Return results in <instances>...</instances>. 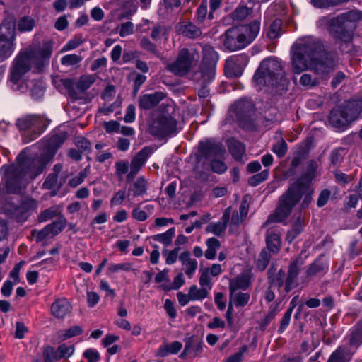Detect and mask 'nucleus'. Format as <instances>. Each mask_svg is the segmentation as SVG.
<instances>
[{
	"label": "nucleus",
	"mask_w": 362,
	"mask_h": 362,
	"mask_svg": "<svg viewBox=\"0 0 362 362\" xmlns=\"http://www.w3.org/2000/svg\"><path fill=\"white\" fill-rule=\"evenodd\" d=\"M66 132L53 135L44 141V152L40 156H28L25 150L18 156L16 162L4 165L3 180L8 193L20 194L24 189L29 180H33L42 173L45 166L51 161L57 149L67 139Z\"/></svg>",
	"instance_id": "1"
},
{
	"label": "nucleus",
	"mask_w": 362,
	"mask_h": 362,
	"mask_svg": "<svg viewBox=\"0 0 362 362\" xmlns=\"http://www.w3.org/2000/svg\"><path fill=\"white\" fill-rule=\"evenodd\" d=\"M339 64L337 56L325 49L319 41L310 40L298 45L292 56L293 71L300 74L310 68L315 74L326 78Z\"/></svg>",
	"instance_id": "2"
},
{
	"label": "nucleus",
	"mask_w": 362,
	"mask_h": 362,
	"mask_svg": "<svg viewBox=\"0 0 362 362\" xmlns=\"http://www.w3.org/2000/svg\"><path fill=\"white\" fill-rule=\"evenodd\" d=\"M317 169V164L315 160H311L308 163L305 172L280 197L274 213L269 216L262 227L271 222H282L288 217L301 199L302 191L308 189L311 181L316 177Z\"/></svg>",
	"instance_id": "3"
},
{
	"label": "nucleus",
	"mask_w": 362,
	"mask_h": 362,
	"mask_svg": "<svg viewBox=\"0 0 362 362\" xmlns=\"http://www.w3.org/2000/svg\"><path fill=\"white\" fill-rule=\"evenodd\" d=\"M259 30L260 21L254 20L248 24L227 29L221 35V41L224 47L230 52L240 50L254 41Z\"/></svg>",
	"instance_id": "4"
},
{
	"label": "nucleus",
	"mask_w": 362,
	"mask_h": 362,
	"mask_svg": "<svg viewBox=\"0 0 362 362\" xmlns=\"http://www.w3.org/2000/svg\"><path fill=\"white\" fill-rule=\"evenodd\" d=\"M253 83L257 90L264 87H284L288 83L281 63L272 58L263 60L253 76Z\"/></svg>",
	"instance_id": "5"
},
{
	"label": "nucleus",
	"mask_w": 362,
	"mask_h": 362,
	"mask_svg": "<svg viewBox=\"0 0 362 362\" xmlns=\"http://www.w3.org/2000/svg\"><path fill=\"white\" fill-rule=\"evenodd\" d=\"M362 18V13L358 11H350L333 18L330 21L329 33L337 42L350 44L357 22Z\"/></svg>",
	"instance_id": "6"
},
{
	"label": "nucleus",
	"mask_w": 362,
	"mask_h": 362,
	"mask_svg": "<svg viewBox=\"0 0 362 362\" xmlns=\"http://www.w3.org/2000/svg\"><path fill=\"white\" fill-rule=\"evenodd\" d=\"M361 112V101H349L343 106L334 108L329 114V120L334 127L341 128L357 119Z\"/></svg>",
	"instance_id": "7"
},
{
	"label": "nucleus",
	"mask_w": 362,
	"mask_h": 362,
	"mask_svg": "<svg viewBox=\"0 0 362 362\" xmlns=\"http://www.w3.org/2000/svg\"><path fill=\"white\" fill-rule=\"evenodd\" d=\"M16 125L23 131V141L29 143L39 136L46 127L45 119L40 115H28L17 119Z\"/></svg>",
	"instance_id": "8"
},
{
	"label": "nucleus",
	"mask_w": 362,
	"mask_h": 362,
	"mask_svg": "<svg viewBox=\"0 0 362 362\" xmlns=\"http://www.w3.org/2000/svg\"><path fill=\"white\" fill-rule=\"evenodd\" d=\"M199 59L198 52L194 49L182 48L176 59L167 64L166 69L177 76L187 74Z\"/></svg>",
	"instance_id": "9"
},
{
	"label": "nucleus",
	"mask_w": 362,
	"mask_h": 362,
	"mask_svg": "<svg viewBox=\"0 0 362 362\" xmlns=\"http://www.w3.org/2000/svg\"><path fill=\"white\" fill-rule=\"evenodd\" d=\"M177 121L170 115H161L152 120L148 132L157 138H164L177 132Z\"/></svg>",
	"instance_id": "10"
},
{
	"label": "nucleus",
	"mask_w": 362,
	"mask_h": 362,
	"mask_svg": "<svg viewBox=\"0 0 362 362\" xmlns=\"http://www.w3.org/2000/svg\"><path fill=\"white\" fill-rule=\"evenodd\" d=\"M33 62L34 60L27 49L21 50L12 62L10 70L11 81L17 84L23 76L30 70Z\"/></svg>",
	"instance_id": "11"
},
{
	"label": "nucleus",
	"mask_w": 362,
	"mask_h": 362,
	"mask_svg": "<svg viewBox=\"0 0 362 362\" xmlns=\"http://www.w3.org/2000/svg\"><path fill=\"white\" fill-rule=\"evenodd\" d=\"M203 57L200 70L194 74V78L198 79L197 75L204 77L205 80L211 81L215 74L216 65L218 59L217 52L209 45L202 47Z\"/></svg>",
	"instance_id": "12"
},
{
	"label": "nucleus",
	"mask_w": 362,
	"mask_h": 362,
	"mask_svg": "<svg viewBox=\"0 0 362 362\" xmlns=\"http://www.w3.org/2000/svg\"><path fill=\"white\" fill-rule=\"evenodd\" d=\"M37 207V202L31 198H25L19 206L13 207L11 212L12 218L17 222H25L29 217L30 213Z\"/></svg>",
	"instance_id": "13"
},
{
	"label": "nucleus",
	"mask_w": 362,
	"mask_h": 362,
	"mask_svg": "<svg viewBox=\"0 0 362 362\" xmlns=\"http://www.w3.org/2000/svg\"><path fill=\"white\" fill-rule=\"evenodd\" d=\"M152 153L153 148L151 146H146L139 151L132 159L130 163V171L127 175V180L128 182L132 181L134 178Z\"/></svg>",
	"instance_id": "14"
},
{
	"label": "nucleus",
	"mask_w": 362,
	"mask_h": 362,
	"mask_svg": "<svg viewBox=\"0 0 362 362\" xmlns=\"http://www.w3.org/2000/svg\"><path fill=\"white\" fill-rule=\"evenodd\" d=\"M303 264V261L300 256L296 257L290 263L287 277L285 280V291L286 293H288L298 286V276Z\"/></svg>",
	"instance_id": "15"
},
{
	"label": "nucleus",
	"mask_w": 362,
	"mask_h": 362,
	"mask_svg": "<svg viewBox=\"0 0 362 362\" xmlns=\"http://www.w3.org/2000/svg\"><path fill=\"white\" fill-rule=\"evenodd\" d=\"M199 151L206 158H221L225 153L223 145L213 141L199 143Z\"/></svg>",
	"instance_id": "16"
},
{
	"label": "nucleus",
	"mask_w": 362,
	"mask_h": 362,
	"mask_svg": "<svg viewBox=\"0 0 362 362\" xmlns=\"http://www.w3.org/2000/svg\"><path fill=\"white\" fill-rule=\"evenodd\" d=\"M16 21L13 16H7L0 25V37L15 43Z\"/></svg>",
	"instance_id": "17"
},
{
	"label": "nucleus",
	"mask_w": 362,
	"mask_h": 362,
	"mask_svg": "<svg viewBox=\"0 0 362 362\" xmlns=\"http://www.w3.org/2000/svg\"><path fill=\"white\" fill-rule=\"evenodd\" d=\"M165 98V94L160 91L144 94L139 97V107L142 110H151L157 106Z\"/></svg>",
	"instance_id": "18"
},
{
	"label": "nucleus",
	"mask_w": 362,
	"mask_h": 362,
	"mask_svg": "<svg viewBox=\"0 0 362 362\" xmlns=\"http://www.w3.org/2000/svg\"><path fill=\"white\" fill-rule=\"evenodd\" d=\"M148 190V182L143 176L139 177L132 182L128 188V196L143 197L147 194Z\"/></svg>",
	"instance_id": "19"
},
{
	"label": "nucleus",
	"mask_w": 362,
	"mask_h": 362,
	"mask_svg": "<svg viewBox=\"0 0 362 362\" xmlns=\"http://www.w3.org/2000/svg\"><path fill=\"white\" fill-rule=\"evenodd\" d=\"M231 208L228 207L224 211L221 221L211 223L206 227V231L214 233L216 235H221L226 230L227 224L230 221Z\"/></svg>",
	"instance_id": "20"
},
{
	"label": "nucleus",
	"mask_w": 362,
	"mask_h": 362,
	"mask_svg": "<svg viewBox=\"0 0 362 362\" xmlns=\"http://www.w3.org/2000/svg\"><path fill=\"white\" fill-rule=\"evenodd\" d=\"M267 250L276 254L281 249V234L277 229L268 230L266 235Z\"/></svg>",
	"instance_id": "21"
},
{
	"label": "nucleus",
	"mask_w": 362,
	"mask_h": 362,
	"mask_svg": "<svg viewBox=\"0 0 362 362\" xmlns=\"http://www.w3.org/2000/svg\"><path fill=\"white\" fill-rule=\"evenodd\" d=\"M71 305L65 298L56 300L51 306L52 314L57 318L62 319L71 313Z\"/></svg>",
	"instance_id": "22"
},
{
	"label": "nucleus",
	"mask_w": 362,
	"mask_h": 362,
	"mask_svg": "<svg viewBox=\"0 0 362 362\" xmlns=\"http://www.w3.org/2000/svg\"><path fill=\"white\" fill-rule=\"evenodd\" d=\"M354 354L351 348L340 346L331 354L327 362H349Z\"/></svg>",
	"instance_id": "23"
},
{
	"label": "nucleus",
	"mask_w": 362,
	"mask_h": 362,
	"mask_svg": "<svg viewBox=\"0 0 362 362\" xmlns=\"http://www.w3.org/2000/svg\"><path fill=\"white\" fill-rule=\"evenodd\" d=\"M179 259L184 267L185 273L191 278L197 269L198 262L192 259L189 251H185L180 254Z\"/></svg>",
	"instance_id": "24"
},
{
	"label": "nucleus",
	"mask_w": 362,
	"mask_h": 362,
	"mask_svg": "<svg viewBox=\"0 0 362 362\" xmlns=\"http://www.w3.org/2000/svg\"><path fill=\"white\" fill-rule=\"evenodd\" d=\"M27 49L30 53L34 61L35 59L45 60L50 57L52 52V45L50 42H47L41 47H30Z\"/></svg>",
	"instance_id": "25"
},
{
	"label": "nucleus",
	"mask_w": 362,
	"mask_h": 362,
	"mask_svg": "<svg viewBox=\"0 0 362 362\" xmlns=\"http://www.w3.org/2000/svg\"><path fill=\"white\" fill-rule=\"evenodd\" d=\"M250 285V277L247 274H240L230 279V293L236 292L238 290H246Z\"/></svg>",
	"instance_id": "26"
},
{
	"label": "nucleus",
	"mask_w": 362,
	"mask_h": 362,
	"mask_svg": "<svg viewBox=\"0 0 362 362\" xmlns=\"http://www.w3.org/2000/svg\"><path fill=\"white\" fill-rule=\"evenodd\" d=\"M349 344L351 350L356 349L362 344V321H359L351 330L349 336Z\"/></svg>",
	"instance_id": "27"
},
{
	"label": "nucleus",
	"mask_w": 362,
	"mask_h": 362,
	"mask_svg": "<svg viewBox=\"0 0 362 362\" xmlns=\"http://www.w3.org/2000/svg\"><path fill=\"white\" fill-rule=\"evenodd\" d=\"M228 146L233 157L238 161L242 160L243 156L245 154V145L238 140L231 139L228 141Z\"/></svg>",
	"instance_id": "28"
},
{
	"label": "nucleus",
	"mask_w": 362,
	"mask_h": 362,
	"mask_svg": "<svg viewBox=\"0 0 362 362\" xmlns=\"http://www.w3.org/2000/svg\"><path fill=\"white\" fill-rule=\"evenodd\" d=\"M182 347V343L177 341H173L171 344H165L159 347L156 356L165 357L170 354H175L180 351Z\"/></svg>",
	"instance_id": "29"
},
{
	"label": "nucleus",
	"mask_w": 362,
	"mask_h": 362,
	"mask_svg": "<svg viewBox=\"0 0 362 362\" xmlns=\"http://www.w3.org/2000/svg\"><path fill=\"white\" fill-rule=\"evenodd\" d=\"M308 149L304 146H300L295 153L291 160V168L288 171L289 175H293L296 173V168L300 165L302 161L305 159Z\"/></svg>",
	"instance_id": "30"
},
{
	"label": "nucleus",
	"mask_w": 362,
	"mask_h": 362,
	"mask_svg": "<svg viewBox=\"0 0 362 362\" xmlns=\"http://www.w3.org/2000/svg\"><path fill=\"white\" fill-rule=\"evenodd\" d=\"M178 30L183 35L189 38H196L202 35L201 30L191 22L181 23Z\"/></svg>",
	"instance_id": "31"
},
{
	"label": "nucleus",
	"mask_w": 362,
	"mask_h": 362,
	"mask_svg": "<svg viewBox=\"0 0 362 362\" xmlns=\"http://www.w3.org/2000/svg\"><path fill=\"white\" fill-rule=\"evenodd\" d=\"M185 344H189V350L194 357L199 356L202 351V341L197 337H186L184 339Z\"/></svg>",
	"instance_id": "32"
},
{
	"label": "nucleus",
	"mask_w": 362,
	"mask_h": 362,
	"mask_svg": "<svg viewBox=\"0 0 362 362\" xmlns=\"http://www.w3.org/2000/svg\"><path fill=\"white\" fill-rule=\"evenodd\" d=\"M15 49V43L0 37V62L9 58Z\"/></svg>",
	"instance_id": "33"
},
{
	"label": "nucleus",
	"mask_w": 362,
	"mask_h": 362,
	"mask_svg": "<svg viewBox=\"0 0 362 362\" xmlns=\"http://www.w3.org/2000/svg\"><path fill=\"white\" fill-rule=\"evenodd\" d=\"M328 270V267L325 262H322L320 259L315 260L312 263L307 270V275L308 276H321L325 274Z\"/></svg>",
	"instance_id": "34"
},
{
	"label": "nucleus",
	"mask_w": 362,
	"mask_h": 362,
	"mask_svg": "<svg viewBox=\"0 0 362 362\" xmlns=\"http://www.w3.org/2000/svg\"><path fill=\"white\" fill-rule=\"evenodd\" d=\"M250 300V294L243 292L230 293L229 301L234 304L236 307L245 306Z\"/></svg>",
	"instance_id": "35"
},
{
	"label": "nucleus",
	"mask_w": 362,
	"mask_h": 362,
	"mask_svg": "<svg viewBox=\"0 0 362 362\" xmlns=\"http://www.w3.org/2000/svg\"><path fill=\"white\" fill-rule=\"evenodd\" d=\"M209 291L204 287L198 288L197 285H192L189 288V296L191 301L201 300L208 298Z\"/></svg>",
	"instance_id": "36"
},
{
	"label": "nucleus",
	"mask_w": 362,
	"mask_h": 362,
	"mask_svg": "<svg viewBox=\"0 0 362 362\" xmlns=\"http://www.w3.org/2000/svg\"><path fill=\"white\" fill-rule=\"evenodd\" d=\"M95 74H85L81 76L76 82V87L81 92L88 90L95 81Z\"/></svg>",
	"instance_id": "37"
},
{
	"label": "nucleus",
	"mask_w": 362,
	"mask_h": 362,
	"mask_svg": "<svg viewBox=\"0 0 362 362\" xmlns=\"http://www.w3.org/2000/svg\"><path fill=\"white\" fill-rule=\"evenodd\" d=\"M207 250L205 252V257L208 259H214L216 257V251L220 248L221 244L216 238H210L206 240Z\"/></svg>",
	"instance_id": "38"
},
{
	"label": "nucleus",
	"mask_w": 362,
	"mask_h": 362,
	"mask_svg": "<svg viewBox=\"0 0 362 362\" xmlns=\"http://www.w3.org/2000/svg\"><path fill=\"white\" fill-rule=\"evenodd\" d=\"M66 222L67 221L66 218L63 216H61L55 221L51 224H48L46 226L51 235H56L61 233L65 228Z\"/></svg>",
	"instance_id": "39"
},
{
	"label": "nucleus",
	"mask_w": 362,
	"mask_h": 362,
	"mask_svg": "<svg viewBox=\"0 0 362 362\" xmlns=\"http://www.w3.org/2000/svg\"><path fill=\"white\" fill-rule=\"evenodd\" d=\"M225 72L228 77H238L242 74V69L237 63L232 60H227L225 64Z\"/></svg>",
	"instance_id": "40"
},
{
	"label": "nucleus",
	"mask_w": 362,
	"mask_h": 362,
	"mask_svg": "<svg viewBox=\"0 0 362 362\" xmlns=\"http://www.w3.org/2000/svg\"><path fill=\"white\" fill-rule=\"evenodd\" d=\"M346 154V151L344 148H339L333 150L329 156L331 164L334 167H339L343 162Z\"/></svg>",
	"instance_id": "41"
},
{
	"label": "nucleus",
	"mask_w": 362,
	"mask_h": 362,
	"mask_svg": "<svg viewBox=\"0 0 362 362\" xmlns=\"http://www.w3.org/2000/svg\"><path fill=\"white\" fill-rule=\"evenodd\" d=\"M175 234V228L173 227L168 230L165 233L153 235L151 238L155 241H158L165 245H169L171 243L172 239Z\"/></svg>",
	"instance_id": "42"
},
{
	"label": "nucleus",
	"mask_w": 362,
	"mask_h": 362,
	"mask_svg": "<svg viewBox=\"0 0 362 362\" xmlns=\"http://www.w3.org/2000/svg\"><path fill=\"white\" fill-rule=\"evenodd\" d=\"M268 274L271 286L280 288L283 286L285 281V272L283 269H280L274 274H272L269 269Z\"/></svg>",
	"instance_id": "43"
},
{
	"label": "nucleus",
	"mask_w": 362,
	"mask_h": 362,
	"mask_svg": "<svg viewBox=\"0 0 362 362\" xmlns=\"http://www.w3.org/2000/svg\"><path fill=\"white\" fill-rule=\"evenodd\" d=\"M270 259H271L270 251L264 248L261 251V252L259 255V257L257 259V268L259 271H264L268 266Z\"/></svg>",
	"instance_id": "44"
},
{
	"label": "nucleus",
	"mask_w": 362,
	"mask_h": 362,
	"mask_svg": "<svg viewBox=\"0 0 362 362\" xmlns=\"http://www.w3.org/2000/svg\"><path fill=\"white\" fill-rule=\"evenodd\" d=\"M35 25L33 18L24 16L21 18L18 23V29L20 32H29L33 30Z\"/></svg>",
	"instance_id": "45"
},
{
	"label": "nucleus",
	"mask_w": 362,
	"mask_h": 362,
	"mask_svg": "<svg viewBox=\"0 0 362 362\" xmlns=\"http://www.w3.org/2000/svg\"><path fill=\"white\" fill-rule=\"evenodd\" d=\"M61 85H62L64 88L66 90L69 95L74 99L77 100L79 98L78 94L76 90L74 89V86L73 81L69 78H62L59 81Z\"/></svg>",
	"instance_id": "46"
},
{
	"label": "nucleus",
	"mask_w": 362,
	"mask_h": 362,
	"mask_svg": "<svg viewBox=\"0 0 362 362\" xmlns=\"http://www.w3.org/2000/svg\"><path fill=\"white\" fill-rule=\"evenodd\" d=\"M281 21L280 19H275L270 25L267 36L270 39H276L281 35Z\"/></svg>",
	"instance_id": "47"
},
{
	"label": "nucleus",
	"mask_w": 362,
	"mask_h": 362,
	"mask_svg": "<svg viewBox=\"0 0 362 362\" xmlns=\"http://www.w3.org/2000/svg\"><path fill=\"white\" fill-rule=\"evenodd\" d=\"M74 351V347L72 345H66L65 344L60 345L56 350L57 354H54L55 358H68L70 357Z\"/></svg>",
	"instance_id": "48"
},
{
	"label": "nucleus",
	"mask_w": 362,
	"mask_h": 362,
	"mask_svg": "<svg viewBox=\"0 0 362 362\" xmlns=\"http://www.w3.org/2000/svg\"><path fill=\"white\" fill-rule=\"evenodd\" d=\"M272 151L279 157H284L288 151V146L286 141L281 139L272 148Z\"/></svg>",
	"instance_id": "49"
},
{
	"label": "nucleus",
	"mask_w": 362,
	"mask_h": 362,
	"mask_svg": "<svg viewBox=\"0 0 362 362\" xmlns=\"http://www.w3.org/2000/svg\"><path fill=\"white\" fill-rule=\"evenodd\" d=\"M140 46L142 49L146 50L147 52L155 54L156 56L158 57L160 53L159 51L155 44H153L151 40L144 37L140 40Z\"/></svg>",
	"instance_id": "50"
},
{
	"label": "nucleus",
	"mask_w": 362,
	"mask_h": 362,
	"mask_svg": "<svg viewBox=\"0 0 362 362\" xmlns=\"http://www.w3.org/2000/svg\"><path fill=\"white\" fill-rule=\"evenodd\" d=\"M300 83L306 88H311L317 86L320 79L317 77H313L310 74H303L300 78Z\"/></svg>",
	"instance_id": "51"
},
{
	"label": "nucleus",
	"mask_w": 362,
	"mask_h": 362,
	"mask_svg": "<svg viewBox=\"0 0 362 362\" xmlns=\"http://www.w3.org/2000/svg\"><path fill=\"white\" fill-rule=\"evenodd\" d=\"M268 176L269 170H264L261 173L255 174L251 177H250L248 180V184L252 187L257 186L259 183L266 180Z\"/></svg>",
	"instance_id": "52"
},
{
	"label": "nucleus",
	"mask_w": 362,
	"mask_h": 362,
	"mask_svg": "<svg viewBox=\"0 0 362 362\" xmlns=\"http://www.w3.org/2000/svg\"><path fill=\"white\" fill-rule=\"evenodd\" d=\"M211 168L213 172L218 174H223L228 169L227 165L218 158L211 159Z\"/></svg>",
	"instance_id": "53"
},
{
	"label": "nucleus",
	"mask_w": 362,
	"mask_h": 362,
	"mask_svg": "<svg viewBox=\"0 0 362 362\" xmlns=\"http://www.w3.org/2000/svg\"><path fill=\"white\" fill-rule=\"evenodd\" d=\"M82 57L76 54H66L61 59V63L64 66H74L81 62Z\"/></svg>",
	"instance_id": "54"
},
{
	"label": "nucleus",
	"mask_w": 362,
	"mask_h": 362,
	"mask_svg": "<svg viewBox=\"0 0 362 362\" xmlns=\"http://www.w3.org/2000/svg\"><path fill=\"white\" fill-rule=\"evenodd\" d=\"M74 143L81 153L90 151L91 143L85 137H76Z\"/></svg>",
	"instance_id": "55"
},
{
	"label": "nucleus",
	"mask_w": 362,
	"mask_h": 362,
	"mask_svg": "<svg viewBox=\"0 0 362 362\" xmlns=\"http://www.w3.org/2000/svg\"><path fill=\"white\" fill-rule=\"evenodd\" d=\"M201 275L199 276V283L201 287H204L208 291H210L212 288V282L211 278L207 272L204 271L203 269L200 271Z\"/></svg>",
	"instance_id": "56"
},
{
	"label": "nucleus",
	"mask_w": 362,
	"mask_h": 362,
	"mask_svg": "<svg viewBox=\"0 0 362 362\" xmlns=\"http://www.w3.org/2000/svg\"><path fill=\"white\" fill-rule=\"evenodd\" d=\"M334 177L337 183L340 185H346L354 180V176L342 173L339 170L334 171Z\"/></svg>",
	"instance_id": "57"
},
{
	"label": "nucleus",
	"mask_w": 362,
	"mask_h": 362,
	"mask_svg": "<svg viewBox=\"0 0 362 362\" xmlns=\"http://www.w3.org/2000/svg\"><path fill=\"white\" fill-rule=\"evenodd\" d=\"M129 164L127 160H122L115 163L116 175L122 179V176L128 172Z\"/></svg>",
	"instance_id": "58"
},
{
	"label": "nucleus",
	"mask_w": 362,
	"mask_h": 362,
	"mask_svg": "<svg viewBox=\"0 0 362 362\" xmlns=\"http://www.w3.org/2000/svg\"><path fill=\"white\" fill-rule=\"evenodd\" d=\"M88 172V168H86L83 171L79 173V174L71 179L69 182V185L71 187H76L81 185L87 177Z\"/></svg>",
	"instance_id": "59"
},
{
	"label": "nucleus",
	"mask_w": 362,
	"mask_h": 362,
	"mask_svg": "<svg viewBox=\"0 0 362 362\" xmlns=\"http://www.w3.org/2000/svg\"><path fill=\"white\" fill-rule=\"evenodd\" d=\"M249 8L245 6H239L233 12V18L238 21L245 19L249 15Z\"/></svg>",
	"instance_id": "60"
},
{
	"label": "nucleus",
	"mask_w": 362,
	"mask_h": 362,
	"mask_svg": "<svg viewBox=\"0 0 362 362\" xmlns=\"http://www.w3.org/2000/svg\"><path fill=\"white\" fill-rule=\"evenodd\" d=\"M83 42V40L81 36H76L70 40L63 47L62 51H68L77 48Z\"/></svg>",
	"instance_id": "61"
},
{
	"label": "nucleus",
	"mask_w": 362,
	"mask_h": 362,
	"mask_svg": "<svg viewBox=\"0 0 362 362\" xmlns=\"http://www.w3.org/2000/svg\"><path fill=\"white\" fill-rule=\"evenodd\" d=\"M293 310V307H291L284 313L279 328V332H283L289 325Z\"/></svg>",
	"instance_id": "62"
},
{
	"label": "nucleus",
	"mask_w": 362,
	"mask_h": 362,
	"mask_svg": "<svg viewBox=\"0 0 362 362\" xmlns=\"http://www.w3.org/2000/svg\"><path fill=\"white\" fill-rule=\"evenodd\" d=\"M134 24L130 21L124 22L121 24L119 29V35L122 37H124L127 35H129L134 32Z\"/></svg>",
	"instance_id": "63"
},
{
	"label": "nucleus",
	"mask_w": 362,
	"mask_h": 362,
	"mask_svg": "<svg viewBox=\"0 0 362 362\" xmlns=\"http://www.w3.org/2000/svg\"><path fill=\"white\" fill-rule=\"evenodd\" d=\"M83 356L88 362H98L100 358L98 351L93 349H86L83 353Z\"/></svg>",
	"instance_id": "64"
}]
</instances>
